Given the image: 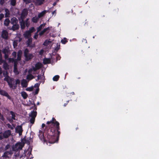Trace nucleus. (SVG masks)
<instances>
[{
    "mask_svg": "<svg viewBox=\"0 0 159 159\" xmlns=\"http://www.w3.org/2000/svg\"><path fill=\"white\" fill-rule=\"evenodd\" d=\"M51 124L50 127L46 126L44 132L39 131V137L42 141L48 142L50 143H54L59 140L60 134V124L54 117L51 120L47 122V124Z\"/></svg>",
    "mask_w": 159,
    "mask_h": 159,
    "instance_id": "obj_1",
    "label": "nucleus"
},
{
    "mask_svg": "<svg viewBox=\"0 0 159 159\" xmlns=\"http://www.w3.org/2000/svg\"><path fill=\"white\" fill-rule=\"evenodd\" d=\"M28 10L26 8L24 9L22 11L20 17L18 18L20 21V24L21 29H24L25 27L28 28L30 25V21H29L30 18H28L25 20V19L28 14Z\"/></svg>",
    "mask_w": 159,
    "mask_h": 159,
    "instance_id": "obj_2",
    "label": "nucleus"
},
{
    "mask_svg": "<svg viewBox=\"0 0 159 159\" xmlns=\"http://www.w3.org/2000/svg\"><path fill=\"white\" fill-rule=\"evenodd\" d=\"M29 51L27 48H25L24 51V56L25 57V60L26 61H28L32 59L34 57L32 53H29Z\"/></svg>",
    "mask_w": 159,
    "mask_h": 159,
    "instance_id": "obj_3",
    "label": "nucleus"
},
{
    "mask_svg": "<svg viewBox=\"0 0 159 159\" xmlns=\"http://www.w3.org/2000/svg\"><path fill=\"white\" fill-rule=\"evenodd\" d=\"M24 145L20 143H16L14 146L12 147V149L14 150H17L18 149H22Z\"/></svg>",
    "mask_w": 159,
    "mask_h": 159,
    "instance_id": "obj_4",
    "label": "nucleus"
},
{
    "mask_svg": "<svg viewBox=\"0 0 159 159\" xmlns=\"http://www.w3.org/2000/svg\"><path fill=\"white\" fill-rule=\"evenodd\" d=\"M11 60L12 61L14 62V72L16 74L18 75L19 74V72L17 69V61L16 59L13 58H12Z\"/></svg>",
    "mask_w": 159,
    "mask_h": 159,
    "instance_id": "obj_5",
    "label": "nucleus"
},
{
    "mask_svg": "<svg viewBox=\"0 0 159 159\" xmlns=\"http://www.w3.org/2000/svg\"><path fill=\"white\" fill-rule=\"evenodd\" d=\"M2 38L3 39H7L8 37V33L6 30H3L1 34Z\"/></svg>",
    "mask_w": 159,
    "mask_h": 159,
    "instance_id": "obj_6",
    "label": "nucleus"
},
{
    "mask_svg": "<svg viewBox=\"0 0 159 159\" xmlns=\"http://www.w3.org/2000/svg\"><path fill=\"white\" fill-rule=\"evenodd\" d=\"M42 65L41 63L38 62L36 63L35 65V67L33 66V70L34 71H35L38 70L40 69L42 67Z\"/></svg>",
    "mask_w": 159,
    "mask_h": 159,
    "instance_id": "obj_7",
    "label": "nucleus"
},
{
    "mask_svg": "<svg viewBox=\"0 0 159 159\" xmlns=\"http://www.w3.org/2000/svg\"><path fill=\"white\" fill-rule=\"evenodd\" d=\"M23 131L22 127L21 125L18 126L16 128V132L18 133L19 135H21L22 134Z\"/></svg>",
    "mask_w": 159,
    "mask_h": 159,
    "instance_id": "obj_8",
    "label": "nucleus"
},
{
    "mask_svg": "<svg viewBox=\"0 0 159 159\" xmlns=\"http://www.w3.org/2000/svg\"><path fill=\"white\" fill-rule=\"evenodd\" d=\"M11 134V131L10 130L5 131L3 133V136L4 138H7Z\"/></svg>",
    "mask_w": 159,
    "mask_h": 159,
    "instance_id": "obj_9",
    "label": "nucleus"
},
{
    "mask_svg": "<svg viewBox=\"0 0 159 159\" xmlns=\"http://www.w3.org/2000/svg\"><path fill=\"white\" fill-rule=\"evenodd\" d=\"M5 77L4 78V80L7 82L10 88H12V86L11 79V80L9 81V76H5Z\"/></svg>",
    "mask_w": 159,
    "mask_h": 159,
    "instance_id": "obj_10",
    "label": "nucleus"
},
{
    "mask_svg": "<svg viewBox=\"0 0 159 159\" xmlns=\"http://www.w3.org/2000/svg\"><path fill=\"white\" fill-rule=\"evenodd\" d=\"M10 114L11 115V119H8V120L10 122L13 121V120H16V114L14 112L11 111H10Z\"/></svg>",
    "mask_w": 159,
    "mask_h": 159,
    "instance_id": "obj_11",
    "label": "nucleus"
},
{
    "mask_svg": "<svg viewBox=\"0 0 159 159\" xmlns=\"http://www.w3.org/2000/svg\"><path fill=\"white\" fill-rule=\"evenodd\" d=\"M20 80L18 79H17L16 81V83L15 84L13 85L12 84V87L10 88L11 89H16L17 87V84H20Z\"/></svg>",
    "mask_w": 159,
    "mask_h": 159,
    "instance_id": "obj_12",
    "label": "nucleus"
},
{
    "mask_svg": "<svg viewBox=\"0 0 159 159\" xmlns=\"http://www.w3.org/2000/svg\"><path fill=\"white\" fill-rule=\"evenodd\" d=\"M33 2L36 6H40L42 4L43 2L41 0H32Z\"/></svg>",
    "mask_w": 159,
    "mask_h": 159,
    "instance_id": "obj_13",
    "label": "nucleus"
},
{
    "mask_svg": "<svg viewBox=\"0 0 159 159\" xmlns=\"http://www.w3.org/2000/svg\"><path fill=\"white\" fill-rule=\"evenodd\" d=\"M19 27V25L18 24L13 25L11 30H12L13 31H15L18 30Z\"/></svg>",
    "mask_w": 159,
    "mask_h": 159,
    "instance_id": "obj_14",
    "label": "nucleus"
},
{
    "mask_svg": "<svg viewBox=\"0 0 159 159\" xmlns=\"http://www.w3.org/2000/svg\"><path fill=\"white\" fill-rule=\"evenodd\" d=\"M32 42V38H29L28 39L27 41V47H29L31 48H33V46L31 45Z\"/></svg>",
    "mask_w": 159,
    "mask_h": 159,
    "instance_id": "obj_15",
    "label": "nucleus"
},
{
    "mask_svg": "<svg viewBox=\"0 0 159 159\" xmlns=\"http://www.w3.org/2000/svg\"><path fill=\"white\" fill-rule=\"evenodd\" d=\"M18 21L17 18L15 17H13L11 19V24L14 25L18 24Z\"/></svg>",
    "mask_w": 159,
    "mask_h": 159,
    "instance_id": "obj_16",
    "label": "nucleus"
},
{
    "mask_svg": "<svg viewBox=\"0 0 159 159\" xmlns=\"http://www.w3.org/2000/svg\"><path fill=\"white\" fill-rule=\"evenodd\" d=\"M22 54V52L21 50H19L17 52V57L16 59L17 61H20L21 60V57Z\"/></svg>",
    "mask_w": 159,
    "mask_h": 159,
    "instance_id": "obj_17",
    "label": "nucleus"
},
{
    "mask_svg": "<svg viewBox=\"0 0 159 159\" xmlns=\"http://www.w3.org/2000/svg\"><path fill=\"white\" fill-rule=\"evenodd\" d=\"M21 85L23 87L26 88L27 86V82L26 80L23 79L21 81Z\"/></svg>",
    "mask_w": 159,
    "mask_h": 159,
    "instance_id": "obj_18",
    "label": "nucleus"
},
{
    "mask_svg": "<svg viewBox=\"0 0 159 159\" xmlns=\"http://www.w3.org/2000/svg\"><path fill=\"white\" fill-rule=\"evenodd\" d=\"M43 62L44 64H50L51 63V59L49 58H44Z\"/></svg>",
    "mask_w": 159,
    "mask_h": 159,
    "instance_id": "obj_19",
    "label": "nucleus"
},
{
    "mask_svg": "<svg viewBox=\"0 0 159 159\" xmlns=\"http://www.w3.org/2000/svg\"><path fill=\"white\" fill-rule=\"evenodd\" d=\"M31 35V34L28 30L26 31L24 34V37L26 38H28Z\"/></svg>",
    "mask_w": 159,
    "mask_h": 159,
    "instance_id": "obj_20",
    "label": "nucleus"
},
{
    "mask_svg": "<svg viewBox=\"0 0 159 159\" xmlns=\"http://www.w3.org/2000/svg\"><path fill=\"white\" fill-rule=\"evenodd\" d=\"M46 23H44L40 25V26L37 28L38 32H39L46 25Z\"/></svg>",
    "mask_w": 159,
    "mask_h": 159,
    "instance_id": "obj_21",
    "label": "nucleus"
},
{
    "mask_svg": "<svg viewBox=\"0 0 159 159\" xmlns=\"http://www.w3.org/2000/svg\"><path fill=\"white\" fill-rule=\"evenodd\" d=\"M5 17L6 18L9 17L10 15V12L9 10L7 8H6L5 9Z\"/></svg>",
    "mask_w": 159,
    "mask_h": 159,
    "instance_id": "obj_22",
    "label": "nucleus"
},
{
    "mask_svg": "<svg viewBox=\"0 0 159 159\" xmlns=\"http://www.w3.org/2000/svg\"><path fill=\"white\" fill-rule=\"evenodd\" d=\"M10 21L8 18H7L5 20L4 22V25L5 26H7L9 25Z\"/></svg>",
    "mask_w": 159,
    "mask_h": 159,
    "instance_id": "obj_23",
    "label": "nucleus"
},
{
    "mask_svg": "<svg viewBox=\"0 0 159 159\" xmlns=\"http://www.w3.org/2000/svg\"><path fill=\"white\" fill-rule=\"evenodd\" d=\"M21 96L24 99H26L28 96L27 93L25 91L21 92Z\"/></svg>",
    "mask_w": 159,
    "mask_h": 159,
    "instance_id": "obj_24",
    "label": "nucleus"
},
{
    "mask_svg": "<svg viewBox=\"0 0 159 159\" xmlns=\"http://www.w3.org/2000/svg\"><path fill=\"white\" fill-rule=\"evenodd\" d=\"M47 12V11L46 10H44L43 11L41 12V13H39L38 16L39 17V18H41L43 17L45 14Z\"/></svg>",
    "mask_w": 159,
    "mask_h": 159,
    "instance_id": "obj_25",
    "label": "nucleus"
},
{
    "mask_svg": "<svg viewBox=\"0 0 159 159\" xmlns=\"http://www.w3.org/2000/svg\"><path fill=\"white\" fill-rule=\"evenodd\" d=\"M3 67L5 70H8L9 68L8 65L5 61H4L3 62Z\"/></svg>",
    "mask_w": 159,
    "mask_h": 159,
    "instance_id": "obj_26",
    "label": "nucleus"
},
{
    "mask_svg": "<svg viewBox=\"0 0 159 159\" xmlns=\"http://www.w3.org/2000/svg\"><path fill=\"white\" fill-rule=\"evenodd\" d=\"M34 78V76L31 74L27 75L26 76V79L29 80H31Z\"/></svg>",
    "mask_w": 159,
    "mask_h": 159,
    "instance_id": "obj_27",
    "label": "nucleus"
},
{
    "mask_svg": "<svg viewBox=\"0 0 159 159\" xmlns=\"http://www.w3.org/2000/svg\"><path fill=\"white\" fill-rule=\"evenodd\" d=\"M39 18L38 16V17H34L32 19V21L34 23H36L37 22Z\"/></svg>",
    "mask_w": 159,
    "mask_h": 159,
    "instance_id": "obj_28",
    "label": "nucleus"
},
{
    "mask_svg": "<svg viewBox=\"0 0 159 159\" xmlns=\"http://www.w3.org/2000/svg\"><path fill=\"white\" fill-rule=\"evenodd\" d=\"M10 4L11 5L15 6L16 5V0H10Z\"/></svg>",
    "mask_w": 159,
    "mask_h": 159,
    "instance_id": "obj_29",
    "label": "nucleus"
},
{
    "mask_svg": "<svg viewBox=\"0 0 159 159\" xmlns=\"http://www.w3.org/2000/svg\"><path fill=\"white\" fill-rule=\"evenodd\" d=\"M37 114V112L36 111H33L32 112L31 114L30 115V116L31 117H36Z\"/></svg>",
    "mask_w": 159,
    "mask_h": 159,
    "instance_id": "obj_30",
    "label": "nucleus"
},
{
    "mask_svg": "<svg viewBox=\"0 0 159 159\" xmlns=\"http://www.w3.org/2000/svg\"><path fill=\"white\" fill-rule=\"evenodd\" d=\"M7 93H8L5 91L2 90H0V94L2 95L5 96Z\"/></svg>",
    "mask_w": 159,
    "mask_h": 159,
    "instance_id": "obj_31",
    "label": "nucleus"
},
{
    "mask_svg": "<svg viewBox=\"0 0 159 159\" xmlns=\"http://www.w3.org/2000/svg\"><path fill=\"white\" fill-rule=\"evenodd\" d=\"M68 42L67 39L66 38H64L63 39H62L61 40V42L63 44H65Z\"/></svg>",
    "mask_w": 159,
    "mask_h": 159,
    "instance_id": "obj_32",
    "label": "nucleus"
},
{
    "mask_svg": "<svg viewBox=\"0 0 159 159\" xmlns=\"http://www.w3.org/2000/svg\"><path fill=\"white\" fill-rule=\"evenodd\" d=\"M59 77H60L59 75H56L53 77L52 78L53 80L55 81H57L58 80Z\"/></svg>",
    "mask_w": 159,
    "mask_h": 159,
    "instance_id": "obj_33",
    "label": "nucleus"
},
{
    "mask_svg": "<svg viewBox=\"0 0 159 159\" xmlns=\"http://www.w3.org/2000/svg\"><path fill=\"white\" fill-rule=\"evenodd\" d=\"M36 30L33 27H32L30 28L29 30L28 31L31 34L33 32H34Z\"/></svg>",
    "mask_w": 159,
    "mask_h": 159,
    "instance_id": "obj_34",
    "label": "nucleus"
},
{
    "mask_svg": "<svg viewBox=\"0 0 159 159\" xmlns=\"http://www.w3.org/2000/svg\"><path fill=\"white\" fill-rule=\"evenodd\" d=\"M3 75L4 76H8V72L6 70H4L2 71Z\"/></svg>",
    "mask_w": 159,
    "mask_h": 159,
    "instance_id": "obj_35",
    "label": "nucleus"
},
{
    "mask_svg": "<svg viewBox=\"0 0 159 159\" xmlns=\"http://www.w3.org/2000/svg\"><path fill=\"white\" fill-rule=\"evenodd\" d=\"M35 120V117H31L30 120V121L31 123L32 124H33L34 123V121Z\"/></svg>",
    "mask_w": 159,
    "mask_h": 159,
    "instance_id": "obj_36",
    "label": "nucleus"
},
{
    "mask_svg": "<svg viewBox=\"0 0 159 159\" xmlns=\"http://www.w3.org/2000/svg\"><path fill=\"white\" fill-rule=\"evenodd\" d=\"M8 153H7V151H6L4 153L2 157L6 158H8Z\"/></svg>",
    "mask_w": 159,
    "mask_h": 159,
    "instance_id": "obj_37",
    "label": "nucleus"
},
{
    "mask_svg": "<svg viewBox=\"0 0 159 159\" xmlns=\"http://www.w3.org/2000/svg\"><path fill=\"white\" fill-rule=\"evenodd\" d=\"M30 104L33 105V107H32V108H33L34 110H37V107L36 106V105L34 102H33V103H31Z\"/></svg>",
    "mask_w": 159,
    "mask_h": 159,
    "instance_id": "obj_38",
    "label": "nucleus"
},
{
    "mask_svg": "<svg viewBox=\"0 0 159 159\" xmlns=\"http://www.w3.org/2000/svg\"><path fill=\"white\" fill-rule=\"evenodd\" d=\"M38 32H38L37 31V32L34 34V38L35 39H37L38 36Z\"/></svg>",
    "mask_w": 159,
    "mask_h": 159,
    "instance_id": "obj_39",
    "label": "nucleus"
},
{
    "mask_svg": "<svg viewBox=\"0 0 159 159\" xmlns=\"http://www.w3.org/2000/svg\"><path fill=\"white\" fill-rule=\"evenodd\" d=\"M23 1L26 4H28L32 2L31 0H23Z\"/></svg>",
    "mask_w": 159,
    "mask_h": 159,
    "instance_id": "obj_40",
    "label": "nucleus"
},
{
    "mask_svg": "<svg viewBox=\"0 0 159 159\" xmlns=\"http://www.w3.org/2000/svg\"><path fill=\"white\" fill-rule=\"evenodd\" d=\"M13 46L14 48H16L17 46V43L16 41L14 40L13 42Z\"/></svg>",
    "mask_w": 159,
    "mask_h": 159,
    "instance_id": "obj_41",
    "label": "nucleus"
},
{
    "mask_svg": "<svg viewBox=\"0 0 159 159\" xmlns=\"http://www.w3.org/2000/svg\"><path fill=\"white\" fill-rule=\"evenodd\" d=\"M33 89V87H28L26 89V90L27 91H31Z\"/></svg>",
    "mask_w": 159,
    "mask_h": 159,
    "instance_id": "obj_42",
    "label": "nucleus"
},
{
    "mask_svg": "<svg viewBox=\"0 0 159 159\" xmlns=\"http://www.w3.org/2000/svg\"><path fill=\"white\" fill-rule=\"evenodd\" d=\"M51 28V27H48L44 29L43 30L45 32H46V31L49 30L50 28Z\"/></svg>",
    "mask_w": 159,
    "mask_h": 159,
    "instance_id": "obj_43",
    "label": "nucleus"
},
{
    "mask_svg": "<svg viewBox=\"0 0 159 159\" xmlns=\"http://www.w3.org/2000/svg\"><path fill=\"white\" fill-rule=\"evenodd\" d=\"M60 49V45H57V47L55 48V50L57 52Z\"/></svg>",
    "mask_w": 159,
    "mask_h": 159,
    "instance_id": "obj_44",
    "label": "nucleus"
},
{
    "mask_svg": "<svg viewBox=\"0 0 159 159\" xmlns=\"http://www.w3.org/2000/svg\"><path fill=\"white\" fill-rule=\"evenodd\" d=\"M3 53L4 54H8V49L6 48H5L4 49L3 51Z\"/></svg>",
    "mask_w": 159,
    "mask_h": 159,
    "instance_id": "obj_45",
    "label": "nucleus"
},
{
    "mask_svg": "<svg viewBox=\"0 0 159 159\" xmlns=\"http://www.w3.org/2000/svg\"><path fill=\"white\" fill-rule=\"evenodd\" d=\"M50 42L49 41L46 40L43 43V45L44 46H47L48 44V43Z\"/></svg>",
    "mask_w": 159,
    "mask_h": 159,
    "instance_id": "obj_46",
    "label": "nucleus"
},
{
    "mask_svg": "<svg viewBox=\"0 0 159 159\" xmlns=\"http://www.w3.org/2000/svg\"><path fill=\"white\" fill-rule=\"evenodd\" d=\"M33 71V67L32 66V68L28 70V73L30 74H31V73Z\"/></svg>",
    "mask_w": 159,
    "mask_h": 159,
    "instance_id": "obj_47",
    "label": "nucleus"
},
{
    "mask_svg": "<svg viewBox=\"0 0 159 159\" xmlns=\"http://www.w3.org/2000/svg\"><path fill=\"white\" fill-rule=\"evenodd\" d=\"M10 148V145L9 144H7L6 145L5 148V150H7L8 149Z\"/></svg>",
    "mask_w": 159,
    "mask_h": 159,
    "instance_id": "obj_48",
    "label": "nucleus"
},
{
    "mask_svg": "<svg viewBox=\"0 0 159 159\" xmlns=\"http://www.w3.org/2000/svg\"><path fill=\"white\" fill-rule=\"evenodd\" d=\"M4 17V15L3 13L0 14V21Z\"/></svg>",
    "mask_w": 159,
    "mask_h": 159,
    "instance_id": "obj_49",
    "label": "nucleus"
},
{
    "mask_svg": "<svg viewBox=\"0 0 159 159\" xmlns=\"http://www.w3.org/2000/svg\"><path fill=\"white\" fill-rule=\"evenodd\" d=\"M5 0H0V4L3 5L5 2Z\"/></svg>",
    "mask_w": 159,
    "mask_h": 159,
    "instance_id": "obj_50",
    "label": "nucleus"
},
{
    "mask_svg": "<svg viewBox=\"0 0 159 159\" xmlns=\"http://www.w3.org/2000/svg\"><path fill=\"white\" fill-rule=\"evenodd\" d=\"M7 125L9 128H10L11 129H13V127H12L11 125L10 124H7Z\"/></svg>",
    "mask_w": 159,
    "mask_h": 159,
    "instance_id": "obj_51",
    "label": "nucleus"
},
{
    "mask_svg": "<svg viewBox=\"0 0 159 159\" xmlns=\"http://www.w3.org/2000/svg\"><path fill=\"white\" fill-rule=\"evenodd\" d=\"M40 84V83H37L34 85V87L35 88L37 87V88H39V86Z\"/></svg>",
    "mask_w": 159,
    "mask_h": 159,
    "instance_id": "obj_52",
    "label": "nucleus"
},
{
    "mask_svg": "<svg viewBox=\"0 0 159 159\" xmlns=\"http://www.w3.org/2000/svg\"><path fill=\"white\" fill-rule=\"evenodd\" d=\"M3 135V133H2V132L0 133V139H2L3 138H4V137Z\"/></svg>",
    "mask_w": 159,
    "mask_h": 159,
    "instance_id": "obj_53",
    "label": "nucleus"
},
{
    "mask_svg": "<svg viewBox=\"0 0 159 159\" xmlns=\"http://www.w3.org/2000/svg\"><path fill=\"white\" fill-rule=\"evenodd\" d=\"M41 79L42 78L41 75H38L37 76V79H36V81H38V80H39Z\"/></svg>",
    "mask_w": 159,
    "mask_h": 159,
    "instance_id": "obj_54",
    "label": "nucleus"
},
{
    "mask_svg": "<svg viewBox=\"0 0 159 159\" xmlns=\"http://www.w3.org/2000/svg\"><path fill=\"white\" fill-rule=\"evenodd\" d=\"M4 61V60L2 59V58L1 57H0V65L2 64V63H3Z\"/></svg>",
    "mask_w": 159,
    "mask_h": 159,
    "instance_id": "obj_55",
    "label": "nucleus"
},
{
    "mask_svg": "<svg viewBox=\"0 0 159 159\" xmlns=\"http://www.w3.org/2000/svg\"><path fill=\"white\" fill-rule=\"evenodd\" d=\"M25 143H29V144L30 143V141H29V140L28 139H26V141H25V142H23V144H24V145Z\"/></svg>",
    "mask_w": 159,
    "mask_h": 159,
    "instance_id": "obj_56",
    "label": "nucleus"
},
{
    "mask_svg": "<svg viewBox=\"0 0 159 159\" xmlns=\"http://www.w3.org/2000/svg\"><path fill=\"white\" fill-rule=\"evenodd\" d=\"M5 97H7L8 99H9L10 100H11V97L9 95L8 93L5 96Z\"/></svg>",
    "mask_w": 159,
    "mask_h": 159,
    "instance_id": "obj_57",
    "label": "nucleus"
},
{
    "mask_svg": "<svg viewBox=\"0 0 159 159\" xmlns=\"http://www.w3.org/2000/svg\"><path fill=\"white\" fill-rule=\"evenodd\" d=\"M5 97H7L8 99H9L10 100H11V97L9 95L8 93L5 96Z\"/></svg>",
    "mask_w": 159,
    "mask_h": 159,
    "instance_id": "obj_58",
    "label": "nucleus"
},
{
    "mask_svg": "<svg viewBox=\"0 0 159 159\" xmlns=\"http://www.w3.org/2000/svg\"><path fill=\"white\" fill-rule=\"evenodd\" d=\"M45 32L43 30L41 32L39 33V34L40 36H42L43 35Z\"/></svg>",
    "mask_w": 159,
    "mask_h": 159,
    "instance_id": "obj_59",
    "label": "nucleus"
},
{
    "mask_svg": "<svg viewBox=\"0 0 159 159\" xmlns=\"http://www.w3.org/2000/svg\"><path fill=\"white\" fill-rule=\"evenodd\" d=\"M16 52H14L12 53V56L14 57L15 58L16 57Z\"/></svg>",
    "mask_w": 159,
    "mask_h": 159,
    "instance_id": "obj_60",
    "label": "nucleus"
},
{
    "mask_svg": "<svg viewBox=\"0 0 159 159\" xmlns=\"http://www.w3.org/2000/svg\"><path fill=\"white\" fill-rule=\"evenodd\" d=\"M26 136H25L23 139L21 140V142H22V144H23V142H25L26 141Z\"/></svg>",
    "mask_w": 159,
    "mask_h": 159,
    "instance_id": "obj_61",
    "label": "nucleus"
},
{
    "mask_svg": "<svg viewBox=\"0 0 159 159\" xmlns=\"http://www.w3.org/2000/svg\"><path fill=\"white\" fill-rule=\"evenodd\" d=\"M7 152L8 154L11 155L13 153V152L11 150H10V151H7Z\"/></svg>",
    "mask_w": 159,
    "mask_h": 159,
    "instance_id": "obj_62",
    "label": "nucleus"
},
{
    "mask_svg": "<svg viewBox=\"0 0 159 159\" xmlns=\"http://www.w3.org/2000/svg\"><path fill=\"white\" fill-rule=\"evenodd\" d=\"M39 91V89L38 88L37 89H36L35 91V94H37L38 93Z\"/></svg>",
    "mask_w": 159,
    "mask_h": 159,
    "instance_id": "obj_63",
    "label": "nucleus"
},
{
    "mask_svg": "<svg viewBox=\"0 0 159 159\" xmlns=\"http://www.w3.org/2000/svg\"><path fill=\"white\" fill-rule=\"evenodd\" d=\"M5 54V57L6 59L8 57V54Z\"/></svg>",
    "mask_w": 159,
    "mask_h": 159,
    "instance_id": "obj_64",
    "label": "nucleus"
}]
</instances>
